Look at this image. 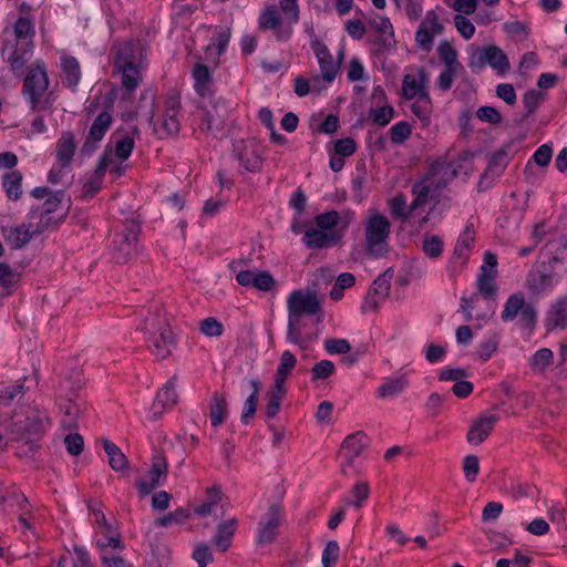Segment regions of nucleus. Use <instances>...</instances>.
<instances>
[{"label": "nucleus", "instance_id": "1", "mask_svg": "<svg viewBox=\"0 0 567 567\" xmlns=\"http://www.w3.org/2000/svg\"><path fill=\"white\" fill-rule=\"evenodd\" d=\"M50 421L44 411L37 406H25L11 416L0 415V451L14 441L19 456H30L39 450V441Z\"/></svg>", "mask_w": 567, "mask_h": 567}, {"label": "nucleus", "instance_id": "2", "mask_svg": "<svg viewBox=\"0 0 567 567\" xmlns=\"http://www.w3.org/2000/svg\"><path fill=\"white\" fill-rule=\"evenodd\" d=\"M288 307V330L287 339L289 342L306 349L310 339L302 336L301 318L312 316L320 311V302L316 292L295 290L287 300Z\"/></svg>", "mask_w": 567, "mask_h": 567}, {"label": "nucleus", "instance_id": "3", "mask_svg": "<svg viewBox=\"0 0 567 567\" xmlns=\"http://www.w3.org/2000/svg\"><path fill=\"white\" fill-rule=\"evenodd\" d=\"M21 93L32 112L53 111L56 96L52 91H49V78L42 61H38L29 69L23 80Z\"/></svg>", "mask_w": 567, "mask_h": 567}, {"label": "nucleus", "instance_id": "4", "mask_svg": "<svg viewBox=\"0 0 567 567\" xmlns=\"http://www.w3.org/2000/svg\"><path fill=\"white\" fill-rule=\"evenodd\" d=\"M140 329L147 336L152 354L156 359L164 360L172 354L176 342L169 320L163 309L158 308L150 312Z\"/></svg>", "mask_w": 567, "mask_h": 567}, {"label": "nucleus", "instance_id": "5", "mask_svg": "<svg viewBox=\"0 0 567 567\" xmlns=\"http://www.w3.org/2000/svg\"><path fill=\"white\" fill-rule=\"evenodd\" d=\"M391 224L381 214H372L364 224L365 251L369 256L380 258L389 251L388 238Z\"/></svg>", "mask_w": 567, "mask_h": 567}, {"label": "nucleus", "instance_id": "6", "mask_svg": "<svg viewBox=\"0 0 567 567\" xmlns=\"http://www.w3.org/2000/svg\"><path fill=\"white\" fill-rule=\"evenodd\" d=\"M518 317L524 328L534 330L537 322V310L532 303L526 302L523 292L511 295L501 313V318L504 322H511Z\"/></svg>", "mask_w": 567, "mask_h": 567}, {"label": "nucleus", "instance_id": "7", "mask_svg": "<svg viewBox=\"0 0 567 567\" xmlns=\"http://www.w3.org/2000/svg\"><path fill=\"white\" fill-rule=\"evenodd\" d=\"M485 65H489L501 74L511 68L507 55L496 45L475 48L471 53L468 66L472 70H481Z\"/></svg>", "mask_w": 567, "mask_h": 567}, {"label": "nucleus", "instance_id": "8", "mask_svg": "<svg viewBox=\"0 0 567 567\" xmlns=\"http://www.w3.org/2000/svg\"><path fill=\"white\" fill-rule=\"evenodd\" d=\"M258 27L262 31H272L276 40L279 42L288 41L293 30L285 18L280 16L276 6H269L260 12Z\"/></svg>", "mask_w": 567, "mask_h": 567}, {"label": "nucleus", "instance_id": "9", "mask_svg": "<svg viewBox=\"0 0 567 567\" xmlns=\"http://www.w3.org/2000/svg\"><path fill=\"white\" fill-rule=\"evenodd\" d=\"M140 226L132 223L113 241L112 255L117 264H124L136 255Z\"/></svg>", "mask_w": 567, "mask_h": 567}, {"label": "nucleus", "instance_id": "10", "mask_svg": "<svg viewBox=\"0 0 567 567\" xmlns=\"http://www.w3.org/2000/svg\"><path fill=\"white\" fill-rule=\"evenodd\" d=\"M167 460L162 451H156L152 457V465L148 471V480H138L136 486L142 496H146L153 492L159 484L161 478H165L167 475Z\"/></svg>", "mask_w": 567, "mask_h": 567}, {"label": "nucleus", "instance_id": "11", "mask_svg": "<svg viewBox=\"0 0 567 567\" xmlns=\"http://www.w3.org/2000/svg\"><path fill=\"white\" fill-rule=\"evenodd\" d=\"M181 101L177 96H169L165 101V112L159 126H154L155 132L161 138L176 136L181 130L178 113Z\"/></svg>", "mask_w": 567, "mask_h": 567}, {"label": "nucleus", "instance_id": "12", "mask_svg": "<svg viewBox=\"0 0 567 567\" xmlns=\"http://www.w3.org/2000/svg\"><path fill=\"white\" fill-rule=\"evenodd\" d=\"M282 508L279 504H272L262 516L258 527V543L270 544L277 535L281 522Z\"/></svg>", "mask_w": 567, "mask_h": 567}, {"label": "nucleus", "instance_id": "13", "mask_svg": "<svg viewBox=\"0 0 567 567\" xmlns=\"http://www.w3.org/2000/svg\"><path fill=\"white\" fill-rule=\"evenodd\" d=\"M341 238V233L326 231L317 226H308L302 241L309 249H324L337 246Z\"/></svg>", "mask_w": 567, "mask_h": 567}, {"label": "nucleus", "instance_id": "14", "mask_svg": "<svg viewBox=\"0 0 567 567\" xmlns=\"http://www.w3.org/2000/svg\"><path fill=\"white\" fill-rule=\"evenodd\" d=\"M461 167L458 162L436 161L430 167L427 179L435 184V189H441L458 175Z\"/></svg>", "mask_w": 567, "mask_h": 567}, {"label": "nucleus", "instance_id": "15", "mask_svg": "<svg viewBox=\"0 0 567 567\" xmlns=\"http://www.w3.org/2000/svg\"><path fill=\"white\" fill-rule=\"evenodd\" d=\"M1 235L7 245L12 249H21L28 245L34 235H38L34 225L31 223H22L17 226H4Z\"/></svg>", "mask_w": 567, "mask_h": 567}, {"label": "nucleus", "instance_id": "16", "mask_svg": "<svg viewBox=\"0 0 567 567\" xmlns=\"http://www.w3.org/2000/svg\"><path fill=\"white\" fill-rule=\"evenodd\" d=\"M112 123V116L109 112L104 111L101 112L96 118L94 120L89 134L86 136V140L82 146V154L84 155H91L94 153V151L97 147V143L102 141L105 133L110 128Z\"/></svg>", "mask_w": 567, "mask_h": 567}, {"label": "nucleus", "instance_id": "17", "mask_svg": "<svg viewBox=\"0 0 567 567\" xmlns=\"http://www.w3.org/2000/svg\"><path fill=\"white\" fill-rule=\"evenodd\" d=\"M556 284V276L546 271L545 264L534 267L526 278V287L534 295H542L553 289Z\"/></svg>", "mask_w": 567, "mask_h": 567}, {"label": "nucleus", "instance_id": "18", "mask_svg": "<svg viewBox=\"0 0 567 567\" xmlns=\"http://www.w3.org/2000/svg\"><path fill=\"white\" fill-rule=\"evenodd\" d=\"M497 421L498 416L495 414H483L477 417L467 432V442L474 445H478L484 442Z\"/></svg>", "mask_w": 567, "mask_h": 567}, {"label": "nucleus", "instance_id": "19", "mask_svg": "<svg viewBox=\"0 0 567 567\" xmlns=\"http://www.w3.org/2000/svg\"><path fill=\"white\" fill-rule=\"evenodd\" d=\"M60 411L62 413L61 424L64 429H78V421L83 412V403L76 394L63 399L60 402Z\"/></svg>", "mask_w": 567, "mask_h": 567}, {"label": "nucleus", "instance_id": "20", "mask_svg": "<svg viewBox=\"0 0 567 567\" xmlns=\"http://www.w3.org/2000/svg\"><path fill=\"white\" fill-rule=\"evenodd\" d=\"M311 47L318 59L322 78L327 82H332L337 75L338 65L333 62L328 48L318 40L312 41Z\"/></svg>", "mask_w": 567, "mask_h": 567}, {"label": "nucleus", "instance_id": "21", "mask_svg": "<svg viewBox=\"0 0 567 567\" xmlns=\"http://www.w3.org/2000/svg\"><path fill=\"white\" fill-rule=\"evenodd\" d=\"M137 50V43L134 41H126L114 45V69L138 65Z\"/></svg>", "mask_w": 567, "mask_h": 567}, {"label": "nucleus", "instance_id": "22", "mask_svg": "<svg viewBox=\"0 0 567 567\" xmlns=\"http://www.w3.org/2000/svg\"><path fill=\"white\" fill-rule=\"evenodd\" d=\"M545 326L547 331L567 327V297H561L551 305L546 315Z\"/></svg>", "mask_w": 567, "mask_h": 567}, {"label": "nucleus", "instance_id": "23", "mask_svg": "<svg viewBox=\"0 0 567 567\" xmlns=\"http://www.w3.org/2000/svg\"><path fill=\"white\" fill-rule=\"evenodd\" d=\"M32 48L31 42L24 43L20 48L16 47L7 56L6 61L17 76H21L24 73L25 66L32 58Z\"/></svg>", "mask_w": 567, "mask_h": 567}, {"label": "nucleus", "instance_id": "24", "mask_svg": "<svg viewBox=\"0 0 567 567\" xmlns=\"http://www.w3.org/2000/svg\"><path fill=\"white\" fill-rule=\"evenodd\" d=\"M368 443L367 434L361 431L350 434L343 440L341 449L346 451L344 457L348 465H353L354 458L362 453Z\"/></svg>", "mask_w": 567, "mask_h": 567}, {"label": "nucleus", "instance_id": "25", "mask_svg": "<svg viewBox=\"0 0 567 567\" xmlns=\"http://www.w3.org/2000/svg\"><path fill=\"white\" fill-rule=\"evenodd\" d=\"M75 137L70 131L62 133L61 137L56 142V161L62 167H68L75 154Z\"/></svg>", "mask_w": 567, "mask_h": 567}, {"label": "nucleus", "instance_id": "26", "mask_svg": "<svg viewBox=\"0 0 567 567\" xmlns=\"http://www.w3.org/2000/svg\"><path fill=\"white\" fill-rule=\"evenodd\" d=\"M236 529V518H230L218 524L215 536L213 538V544L216 546V548H218L220 551H226L231 545V539Z\"/></svg>", "mask_w": 567, "mask_h": 567}, {"label": "nucleus", "instance_id": "27", "mask_svg": "<svg viewBox=\"0 0 567 567\" xmlns=\"http://www.w3.org/2000/svg\"><path fill=\"white\" fill-rule=\"evenodd\" d=\"M286 393V385L278 383H274V385L268 389L266 393L267 403L265 408L267 419H274L279 413Z\"/></svg>", "mask_w": 567, "mask_h": 567}, {"label": "nucleus", "instance_id": "28", "mask_svg": "<svg viewBox=\"0 0 567 567\" xmlns=\"http://www.w3.org/2000/svg\"><path fill=\"white\" fill-rule=\"evenodd\" d=\"M228 416V404L226 395L215 392L210 399L209 419L214 427L220 425Z\"/></svg>", "mask_w": 567, "mask_h": 567}, {"label": "nucleus", "instance_id": "29", "mask_svg": "<svg viewBox=\"0 0 567 567\" xmlns=\"http://www.w3.org/2000/svg\"><path fill=\"white\" fill-rule=\"evenodd\" d=\"M497 274L491 272H481L476 279V289L478 293L486 300L494 301L497 296V285H496Z\"/></svg>", "mask_w": 567, "mask_h": 567}, {"label": "nucleus", "instance_id": "30", "mask_svg": "<svg viewBox=\"0 0 567 567\" xmlns=\"http://www.w3.org/2000/svg\"><path fill=\"white\" fill-rule=\"evenodd\" d=\"M193 78L195 80V90L200 96H206L210 92L212 75L207 65L196 63L193 68Z\"/></svg>", "mask_w": 567, "mask_h": 567}, {"label": "nucleus", "instance_id": "31", "mask_svg": "<svg viewBox=\"0 0 567 567\" xmlns=\"http://www.w3.org/2000/svg\"><path fill=\"white\" fill-rule=\"evenodd\" d=\"M22 174L19 171H11L3 175L2 186L6 195L11 200H18L22 194Z\"/></svg>", "mask_w": 567, "mask_h": 567}, {"label": "nucleus", "instance_id": "32", "mask_svg": "<svg viewBox=\"0 0 567 567\" xmlns=\"http://www.w3.org/2000/svg\"><path fill=\"white\" fill-rule=\"evenodd\" d=\"M114 72L121 74V83L122 86L128 92L132 93L136 90V87L142 82V73L140 65H130L120 69H114Z\"/></svg>", "mask_w": 567, "mask_h": 567}, {"label": "nucleus", "instance_id": "33", "mask_svg": "<svg viewBox=\"0 0 567 567\" xmlns=\"http://www.w3.org/2000/svg\"><path fill=\"white\" fill-rule=\"evenodd\" d=\"M176 377L171 378L165 385L158 391L154 408L161 405L162 408H172L177 403V392H176Z\"/></svg>", "mask_w": 567, "mask_h": 567}, {"label": "nucleus", "instance_id": "34", "mask_svg": "<svg viewBox=\"0 0 567 567\" xmlns=\"http://www.w3.org/2000/svg\"><path fill=\"white\" fill-rule=\"evenodd\" d=\"M220 502H221L220 489L217 487H210L206 492V501L203 504L196 506L194 508V512H195V514H197L199 516H207V515L214 514V513H216L218 506L220 508H223V505L220 504Z\"/></svg>", "mask_w": 567, "mask_h": 567}, {"label": "nucleus", "instance_id": "35", "mask_svg": "<svg viewBox=\"0 0 567 567\" xmlns=\"http://www.w3.org/2000/svg\"><path fill=\"white\" fill-rule=\"evenodd\" d=\"M62 70L65 85L74 90L81 79V69L78 60L73 56L63 58Z\"/></svg>", "mask_w": 567, "mask_h": 567}, {"label": "nucleus", "instance_id": "36", "mask_svg": "<svg viewBox=\"0 0 567 567\" xmlns=\"http://www.w3.org/2000/svg\"><path fill=\"white\" fill-rule=\"evenodd\" d=\"M475 240V231L473 225H467L463 233L460 235L454 247V256L466 260Z\"/></svg>", "mask_w": 567, "mask_h": 567}, {"label": "nucleus", "instance_id": "37", "mask_svg": "<svg viewBox=\"0 0 567 567\" xmlns=\"http://www.w3.org/2000/svg\"><path fill=\"white\" fill-rule=\"evenodd\" d=\"M230 40V30L218 33L213 38V42L206 48V55L212 59L215 63H218V58L224 53Z\"/></svg>", "mask_w": 567, "mask_h": 567}, {"label": "nucleus", "instance_id": "38", "mask_svg": "<svg viewBox=\"0 0 567 567\" xmlns=\"http://www.w3.org/2000/svg\"><path fill=\"white\" fill-rule=\"evenodd\" d=\"M408 384V379L404 375H401L396 379H390L382 383L378 388L377 393L379 398L382 399L393 398L402 393L406 389Z\"/></svg>", "mask_w": 567, "mask_h": 567}, {"label": "nucleus", "instance_id": "39", "mask_svg": "<svg viewBox=\"0 0 567 567\" xmlns=\"http://www.w3.org/2000/svg\"><path fill=\"white\" fill-rule=\"evenodd\" d=\"M432 187L435 188V184H431V182L427 179V176L413 185L412 193L414 194L415 198L410 205V212H415L419 207L425 205Z\"/></svg>", "mask_w": 567, "mask_h": 567}, {"label": "nucleus", "instance_id": "40", "mask_svg": "<svg viewBox=\"0 0 567 567\" xmlns=\"http://www.w3.org/2000/svg\"><path fill=\"white\" fill-rule=\"evenodd\" d=\"M297 359L290 351H284L276 371L275 383L286 385V379L296 367Z\"/></svg>", "mask_w": 567, "mask_h": 567}, {"label": "nucleus", "instance_id": "41", "mask_svg": "<svg viewBox=\"0 0 567 567\" xmlns=\"http://www.w3.org/2000/svg\"><path fill=\"white\" fill-rule=\"evenodd\" d=\"M394 271L392 268H388L384 272L379 275L371 288V292H373L380 299H385L390 292L391 280L393 278Z\"/></svg>", "mask_w": 567, "mask_h": 567}, {"label": "nucleus", "instance_id": "42", "mask_svg": "<svg viewBox=\"0 0 567 567\" xmlns=\"http://www.w3.org/2000/svg\"><path fill=\"white\" fill-rule=\"evenodd\" d=\"M480 293H473L471 297L463 296L461 298V305L460 310L464 313L466 321H472L473 319L485 321L489 318V315L487 312L477 313L476 316L473 315V310L475 308V303L478 301Z\"/></svg>", "mask_w": 567, "mask_h": 567}, {"label": "nucleus", "instance_id": "43", "mask_svg": "<svg viewBox=\"0 0 567 567\" xmlns=\"http://www.w3.org/2000/svg\"><path fill=\"white\" fill-rule=\"evenodd\" d=\"M554 353L548 348H542L534 353L529 360V365L534 371L543 372L547 367L553 364Z\"/></svg>", "mask_w": 567, "mask_h": 567}, {"label": "nucleus", "instance_id": "44", "mask_svg": "<svg viewBox=\"0 0 567 567\" xmlns=\"http://www.w3.org/2000/svg\"><path fill=\"white\" fill-rule=\"evenodd\" d=\"M393 115L394 109L389 104L380 107H372L369 111V120L379 126H386L393 118Z\"/></svg>", "mask_w": 567, "mask_h": 567}, {"label": "nucleus", "instance_id": "45", "mask_svg": "<svg viewBox=\"0 0 567 567\" xmlns=\"http://www.w3.org/2000/svg\"><path fill=\"white\" fill-rule=\"evenodd\" d=\"M390 208L391 214L402 219L403 221L408 220L410 217L413 216L414 212H410V207L406 206V198L402 193L396 194L391 200H390Z\"/></svg>", "mask_w": 567, "mask_h": 567}, {"label": "nucleus", "instance_id": "46", "mask_svg": "<svg viewBox=\"0 0 567 567\" xmlns=\"http://www.w3.org/2000/svg\"><path fill=\"white\" fill-rule=\"evenodd\" d=\"M189 512L185 508H177L156 519L155 524L159 527H168L173 524H184L189 518Z\"/></svg>", "mask_w": 567, "mask_h": 567}, {"label": "nucleus", "instance_id": "47", "mask_svg": "<svg viewBox=\"0 0 567 567\" xmlns=\"http://www.w3.org/2000/svg\"><path fill=\"white\" fill-rule=\"evenodd\" d=\"M276 285V280L268 271H254L250 287L259 291H270Z\"/></svg>", "mask_w": 567, "mask_h": 567}, {"label": "nucleus", "instance_id": "48", "mask_svg": "<svg viewBox=\"0 0 567 567\" xmlns=\"http://www.w3.org/2000/svg\"><path fill=\"white\" fill-rule=\"evenodd\" d=\"M340 221V215L337 210H330L319 214L315 217V226L326 231H337L334 228Z\"/></svg>", "mask_w": 567, "mask_h": 567}, {"label": "nucleus", "instance_id": "49", "mask_svg": "<svg viewBox=\"0 0 567 567\" xmlns=\"http://www.w3.org/2000/svg\"><path fill=\"white\" fill-rule=\"evenodd\" d=\"M279 7L285 14V20L293 29L300 17L298 0H279Z\"/></svg>", "mask_w": 567, "mask_h": 567}, {"label": "nucleus", "instance_id": "50", "mask_svg": "<svg viewBox=\"0 0 567 567\" xmlns=\"http://www.w3.org/2000/svg\"><path fill=\"white\" fill-rule=\"evenodd\" d=\"M443 241L442 239L436 235H427L425 236L422 249L424 254L430 258H439L443 252Z\"/></svg>", "mask_w": 567, "mask_h": 567}, {"label": "nucleus", "instance_id": "51", "mask_svg": "<svg viewBox=\"0 0 567 567\" xmlns=\"http://www.w3.org/2000/svg\"><path fill=\"white\" fill-rule=\"evenodd\" d=\"M27 379L17 381L12 385L3 386L0 389V403L8 405L19 394H23L25 391Z\"/></svg>", "mask_w": 567, "mask_h": 567}, {"label": "nucleus", "instance_id": "52", "mask_svg": "<svg viewBox=\"0 0 567 567\" xmlns=\"http://www.w3.org/2000/svg\"><path fill=\"white\" fill-rule=\"evenodd\" d=\"M439 56L449 68H463L457 61L456 50L449 43L442 42L437 48Z\"/></svg>", "mask_w": 567, "mask_h": 567}, {"label": "nucleus", "instance_id": "53", "mask_svg": "<svg viewBox=\"0 0 567 567\" xmlns=\"http://www.w3.org/2000/svg\"><path fill=\"white\" fill-rule=\"evenodd\" d=\"M411 125L404 121L395 123L389 131L391 142L398 145L404 143L411 136Z\"/></svg>", "mask_w": 567, "mask_h": 567}, {"label": "nucleus", "instance_id": "54", "mask_svg": "<svg viewBox=\"0 0 567 567\" xmlns=\"http://www.w3.org/2000/svg\"><path fill=\"white\" fill-rule=\"evenodd\" d=\"M336 372L334 363L330 360H321L311 368V380H326Z\"/></svg>", "mask_w": 567, "mask_h": 567}, {"label": "nucleus", "instance_id": "55", "mask_svg": "<svg viewBox=\"0 0 567 567\" xmlns=\"http://www.w3.org/2000/svg\"><path fill=\"white\" fill-rule=\"evenodd\" d=\"M544 100L545 93L537 91L535 89L528 90L523 97V103L526 109V114L524 115V117H527L532 113H534Z\"/></svg>", "mask_w": 567, "mask_h": 567}, {"label": "nucleus", "instance_id": "56", "mask_svg": "<svg viewBox=\"0 0 567 567\" xmlns=\"http://www.w3.org/2000/svg\"><path fill=\"white\" fill-rule=\"evenodd\" d=\"M96 548L101 554V560L106 567H123L124 559L120 555H115L106 550V545L101 539L96 540Z\"/></svg>", "mask_w": 567, "mask_h": 567}, {"label": "nucleus", "instance_id": "57", "mask_svg": "<svg viewBox=\"0 0 567 567\" xmlns=\"http://www.w3.org/2000/svg\"><path fill=\"white\" fill-rule=\"evenodd\" d=\"M66 212L59 217H53L52 214L40 213V220L34 225L37 234H42L50 228L58 227L65 218Z\"/></svg>", "mask_w": 567, "mask_h": 567}, {"label": "nucleus", "instance_id": "58", "mask_svg": "<svg viewBox=\"0 0 567 567\" xmlns=\"http://www.w3.org/2000/svg\"><path fill=\"white\" fill-rule=\"evenodd\" d=\"M323 348L329 354H346L351 350V346L348 340L337 338L326 339Z\"/></svg>", "mask_w": 567, "mask_h": 567}, {"label": "nucleus", "instance_id": "59", "mask_svg": "<svg viewBox=\"0 0 567 567\" xmlns=\"http://www.w3.org/2000/svg\"><path fill=\"white\" fill-rule=\"evenodd\" d=\"M340 547L338 542L329 540L322 551L321 561L323 567H332L339 559Z\"/></svg>", "mask_w": 567, "mask_h": 567}, {"label": "nucleus", "instance_id": "60", "mask_svg": "<svg viewBox=\"0 0 567 567\" xmlns=\"http://www.w3.org/2000/svg\"><path fill=\"white\" fill-rule=\"evenodd\" d=\"M422 92H426L422 86H420L412 75H405L402 82V93L406 100L414 99L417 94L422 97Z\"/></svg>", "mask_w": 567, "mask_h": 567}, {"label": "nucleus", "instance_id": "61", "mask_svg": "<svg viewBox=\"0 0 567 567\" xmlns=\"http://www.w3.org/2000/svg\"><path fill=\"white\" fill-rule=\"evenodd\" d=\"M34 25L29 18L20 17L14 23V34L22 40L34 35Z\"/></svg>", "mask_w": 567, "mask_h": 567}, {"label": "nucleus", "instance_id": "62", "mask_svg": "<svg viewBox=\"0 0 567 567\" xmlns=\"http://www.w3.org/2000/svg\"><path fill=\"white\" fill-rule=\"evenodd\" d=\"M18 280V275L14 272L11 267L6 264H0V285L7 290L8 293L11 292V288Z\"/></svg>", "mask_w": 567, "mask_h": 567}, {"label": "nucleus", "instance_id": "63", "mask_svg": "<svg viewBox=\"0 0 567 567\" xmlns=\"http://www.w3.org/2000/svg\"><path fill=\"white\" fill-rule=\"evenodd\" d=\"M134 148V140L124 135L115 142V155L121 159H127Z\"/></svg>", "mask_w": 567, "mask_h": 567}, {"label": "nucleus", "instance_id": "64", "mask_svg": "<svg viewBox=\"0 0 567 567\" xmlns=\"http://www.w3.org/2000/svg\"><path fill=\"white\" fill-rule=\"evenodd\" d=\"M193 558L198 567H207L214 559L209 546L205 544L197 545L193 551Z\"/></svg>", "mask_w": 567, "mask_h": 567}]
</instances>
